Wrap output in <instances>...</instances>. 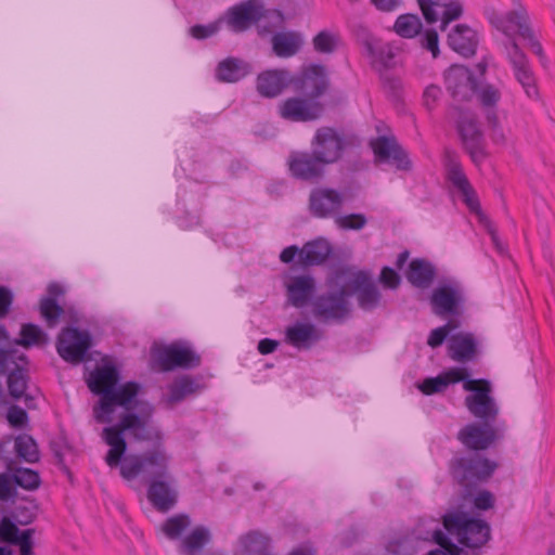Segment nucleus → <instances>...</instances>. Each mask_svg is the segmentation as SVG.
Here are the masks:
<instances>
[{"mask_svg":"<svg viewBox=\"0 0 555 555\" xmlns=\"http://www.w3.org/2000/svg\"><path fill=\"white\" fill-rule=\"evenodd\" d=\"M115 366H98L88 378L90 390L100 396L93 406V417L104 427L101 438L109 447L104 460L111 467H119L126 480L142 477L150 481L147 498L160 512L171 509L177 503L175 477L169 473L171 455L163 444L160 430L150 425L153 408L138 403L140 386L129 382L118 386Z\"/></svg>","mask_w":555,"mask_h":555,"instance_id":"nucleus-1","label":"nucleus"},{"mask_svg":"<svg viewBox=\"0 0 555 555\" xmlns=\"http://www.w3.org/2000/svg\"><path fill=\"white\" fill-rule=\"evenodd\" d=\"M423 547L435 542L443 547L450 539L468 547L485 545L490 539V527L481 519L470 517L463 512H449L443 516L442 525L438 519L424 518L412 532Z\"/></svg>","mask_w":555,"mask_h":555,"instance_id":"nucleus-2","label":"nucleus"},{"mask_svg":"<svg viewBox=\"0 0 555 555\" xmlns=\"http://www.w3.org/2000/svg\"><path fill=\"white\" fill-rule=\"evenodd\" d=\"M27 360L24 353L11 348L10 336L0 325V374H7L9 396L15 400L24 399L28 408L33 406L34 396L27 392Z\"/></svg>","mask_w":555,"mask_h":555,"instance_id":"nucleus-3","label":"nucleus"},{"mask_svg":"<svg viewBox=\"0 0 555 555\" xmlns=\"http://www.w3.org/2000/svg\"><path fill=\"white\" fill-rule=\"evenodd\" d=\"M446 86L451 96L457 101L469 100L476 94L483 107H491L500 100L498 89L479 82L470 70L462 65H453L448 69Z\"/></svg>","mask_w":555,"mask_h":555,"instance_id":"nucleus-4","label":"nucleus"},{"mask_svg":"<svg viewBox=\"0 0 555 555\" xmlns=\"http://www.w3.org/2000/svg\"><path fill=\"white\" fill-rule=\"evenodd\" d=\"M466 289L455 279L439 281L429 296L431 312L442 319L463 315L466 309Z\"/></svg>","mask_w":555,"mask_h":555,"instance_id":"nucleus-5","label":"nucleus"},{"mask_svg":"<svg viewBox=\"0 0 555 555\" xmlns=\"http://www.w3.org/2000/svg\"><path fill=\"white\" fill-rule=\"evenodd\" d=\"M314 318L322 322L341 323L352 311L349 293L343 282L336 276L335 287L315 296L311 301Z\"/></svg>","mask_w":555,"mask_h":555,"instance_id":"nucleus-6","label":"nucleus"},{"mask_svg":"<svg viewBox=\"0 0 555 555\" xmlns=\"http://www.w3.org/2000/svg\"><path fill=\"white\" fill-rule=\"evenodd\" d=\"M487 16L490 23L506 36V41L515 40L514 34L517 33L527 41L533 53L539 56L543 55L542 47L531 29L527 12L521 5L506 14H499L493 9L487 10Z\"/></svg>","mask_w":555,"mask_h":555,"instance_id":"nucleus-7","label":"nucleus"},{"mask_svg":"<svg viewBox=\"0 0 555 555\" xmlns=\"http://www.w3.org/2000/svg\"><path fill=\"white\" fill-rule=\"evenodd\" d=\"M446 169L448 180L456 190L462 201L465 203L467 208L472 212L476 214L479 217L480 221L485 223L491 235V240L494 246L498 248V250L503 251V248L501 246V243L499 242L495 231L491 228L486 216L480 210L479 201L475 190L473 189L467 177L465 176L460 163L457 162L455 156L452 155L450 152H447L446 154Z\"/></svg>","mask_w":555,"mask_h":555,"instance_id":"nucleus-8","label":"nucleus"},{"mask_svg":"<svg viewBox=\"0 0 555 555\" xmlns=\"http://www.w3.org/2000/svg\"><path fill=\"white\" fill-rule=\"evenodd\" d=\"M349 297L354 295L358 306L364 311H373L382 304V294L372 275L366 271H346L338 274Z\"/></svg>","mask_w":555,"mask_h":555,"instance_id":"nucleus-9","label":"nucleus"},{"mask_svg":"<svg viewBox=\"0 0 555 555\" xmlns=\"http://www.w3.org/2000/svg\"><path fill=\"white\" fill-rule=\"evenodd\" d=\"M464 390L469 395L465 398L467 410L477 418L485 422L494 421L499 414V408L491 396V384L486 379H472L468 375L462 382Z\"/></svg>","mask_w":555,"mask_h":555,"instance_id":"nucleus-10","label":"nucleus"},{"mask_svg":"<svg viewBox=\"0 0 555 555\" xmlns=\"http://www.w3.org/2000/svg\"><path fill=\"white\" fill-rule=\"evenodd\" d=\"M452 118L455 120L457 132L465 150L474 163L479 164L486 157L483 147V133L479 127L475 114L468 109L453 107Z\"/></svg>","mask_w":555,"mask_h":555,"instance_id":"nucleus-11","label":"nucleus"},{"mask_svg":"<svg viewBox=\"0 0 555 555\" xmlns=\"http://www.w3.org/2000/svg\"><path fill=\"white\" fill-rule=\"evenodd\" d=\"M496 464L479 454L456 459L452 464L454 479L466 489L479 481L488 479Z\"/></svg>","mask_w":555,"mask_h":555,"instance_id":"nucleus-12","label":"nucleus"},{"mask_svg":"<svg viewBox=\"0 0 555 555\" xmlns=\"http://www.w3.org/2000/svg\"><path fill=\"white\" fill-rule=\"evenodd\" d=\"M154 359L163 371L176 367L192 369L199 365V356L186 341H176L154 350Z\"/></svg>","mask_w":555,"mask_h":555,"instance_id":"nucleus-13","label":"nucleus"},{"mask_svg":"<svg viewBox=\"0 0 555 555\" xmlns=\"http://www.w3.org/2000/svg\"><path fill=\"white\" fill-rule=\"evenodd\" d=\"M91 347V336L87 331L75 327L64 328L59 335L56 350L67 362L77 364L85 360Z\"/></svg>","mask_w":555,"mask_h":555,"instance_id":"nucleus-14","label":"nucleus"},{"mask_svg":"<svg viewBox=\"0 0 555 555\" xmlns=\"http://www.w3.org/2000/svg\"><path fill=\"white\" fill-rule=\"evenodd\" d=\"M263 13L264 8L260 0H247L229 8L220 17V22L230 30L242 33L257 23Z\"/></svg>","mask_w":555,"mask_h":555,"instance_id":"nucleus-15","label":"nucleus"},{"mask_svg":"<svg viewBox=\"0 0 555 555\" xmlns=\"http://www.w3.org/2000/svg\"><path fill=\"white\" fill-rule=\"evenodd\" d=\"M504 53L513 68L516 80L521 85L526 94L534 99L538 96V89L533 73L529 66L528 59L515 40L503 43Z\"/></svg>","mask_w":555,"mask_h":555,"instance_id":"nucleus-16","label":"nucleus"},{"mask_svg":"<svg viewBox=\"0 0 555 555\" xmlns=\"http://www.w3.org/2000/svg\"><path fill=\"white\" fill-rule=\"evenodd\" d=\"M345 203L343 193L330 188H315L310 192L309 210L317 218L327 219L339 215Z\"/></svg>","mask_w":555,"mask_h":555,"instance_id":"nucleus-17","label":"nucleus"},{"mask_svg":"<svg viewBox=\"0 0 555 555\" xmlns=\"http://www.w3.org/2000/svg\"><path fill=\"white\" fill-rule=\"evenodd\" d=\"M283 283L287 301L295 308H304L314 298L317 283L310 274L286 275Z\"/></svg>","mask_w":555,"mask_h":555,"instance_id":"nucleus-18","label":"nucleus"},{"mask_svg":"<svg viewBox=\"0 0 555 555\" xmlns=\"http://www.w3.org/2000/svg\"><path fill=\"white\" fill-rule=\"evenodd\" d=\"M321 337L319 328L308 321H295L284 330V343L298 351L310 350Z\"/></svg>","mask_w":555,"mask_h":555,"instance_id":"nucleus-19","label":"nucleus"},{"mask_svg":"<svg viewBox=\"0 0 555 555\" xmlns=\"http://www.w3.org/2000/svg\"><path fill=\"white\" fill-rule=\"evenodd\" d=\"M280 115L293 121H309L318 119L323 112L320 102L309 99L291 98L280 105Z\"/></svg>","mask_w":555,"mask_h":555,"instance_id":"nucleus-20","label":"nucleus"},{"mask_svg":"<svg viewBox=\"0 0 555 555\" xmlns=\"http://www.w3.org/2000/svg\"><path fill=\"white\" fill-rule=\"evenodd\" d=\"M294 85L296 90L309 98V100L321 96L328 86L325 67L321 65L308 66L294 81Z\"/></svg>","mask_w":555,"mask_h":555,"instance_id":"nucleus-21","label":"nucleus"},{"mask_svg":"<svg viewBox=\"0 0 555 555\" xmlns=\"http://www.w3.org/2000/svg\"><path fill=\"white\" fill-rule=\"evenodd\" d=\"M312 151L324 165L332 164L341 155L343 140L333 129L322 128L314 137Z\"/></svg>","mask_w":555,"mask_h":555,"instance_id":"nucleus-22","label":"nucleus"},{"mask_svg":"<svg viewBox=\"0 0 555 555\" xmlns=\"http://www.w3.org/2000/svg\"><path fill=\"white\" fill-rule=\"evenodd\" d=\"M421 9L428 23L441 20V30H446L448 24L463 13L462 4L456 0H428Z\"/></svg>","mask_w":555,"mask_h":555,"instance_id":"nucleus-23","label":"nucleus"},{"mask_svg":"<svg viewBox=\"0 0 555 555\" xmlns=\"http://www.w3.org/2000/svg\"><path fill=\"white\" fill-rule=\"evenodd\" d=\"M376 160L379 163H389L399 170H409L411 163L393 138L379 137L371 142Z\"/></svg>","mask_w":555,"mask_h":555,"instance_id":"nucleus-24","label":"nucleus"},{"mask_svg":"<svg viewBox=\"0 0 555 555\" xmlns=\"http://www.w3.org/2000/svg\"><path fill=\"white\" fill-rule=\"evenodd\" d=\"M288 164L292 175L301 180H315L321 178L325 166L321 160L315 158L313 153L293 154Z\"/></svg>","mask_w":555,"mask_h":555,"instance_id":"nucleus-25","label":"nucleus"},{"mask_svg":"<svg viewBox=\"0 0 555 555\" xmlns=\"http://www.w3.org/2000/svg\"><path fill=\"white\" fill-rule=\"evenodd\" d=\"M459 440L467 448L473 450H485L494 440V430L489 425L469 424L459 431Z\"/></svg>","mask_w":555,"mask_h":555,"instance_id":"nucleus-26","label":"nucleus"},{"mask_svg":"<svg viewBox=\"0 0 555 555\" xmlns=\"http://www.w3.org/2000/svg\"><path fill=\"white\" fill-rule=\"evenodd\" d=\"M33 529L21 531L8 517L0 519V541L18 545L21 555L33 554Z\"/></svg>","mask_w":555,"mask_h":555,"instance_id":"nucleus-27","label":"nucleus"},{"mask_svg":"<svg viewBox=\"0 0 555 555\" xmlns=\"http://www.w3.org/2000/svg\"><path fill=\"white\" fill-rule=\"evenodd\" d=\"M477 350V343L473 334L459 332L452 334L448 340V352L452 360L456 362L470 361Z\"/></svg>","mask_w":555,"mask_h":555,"instance_id":"nucleus-28","label":"nucleus"},{"mask_svg":"<svg viewBox=\"0 0 555 555\" xmlns=\"http://www.w3.org/2000/svg\"><path fill=\"white\" fill-rule=\"evenodd\" d=\"M448 43L463 56H472L478 44L477 33L464 24L456 25L448 36Z\"/></svg>","mask_w":555,"mask_h":555,"instance_id":"nucleus-29","label":"nucleus"},{"mask_svg":"<svg viewBox=\"0 0 555 555\" xmlns=\"http://www.w3.org/2000/svg\"><path fill=\"white\" fill-rule=\"evenodd\" d=\"M291 81L288 72L283 69L267 70L258 76L257 90L266 98L278 96Z\"/></svg>","mask_w":555,"mask_h":555,"instance_id":"nucleus-30","label":"nucleus"},{"mask_svg":"<svg viewBox=\"0 0 555 555\" xmlns=\"http://www.w3.org/2000/svg\"><path fill=\"white\" fill-rule=\"evenodd\" d=\"M467 376V370L464 367H452L439 374L436 377L426 378L420 386V390L425 395L442 392L451 384L463 382Z\"/></svg>","mask_w":555,"mask_h":555,"instance_id":"nucleus-31","label":"nucleus"},{"mask_svg":"<svg viewBox=\"0 0 555 555\" xmlns=\"http://www.w3.org/2000/svg\"><path fill=\"white\" fill-rule=\"evenodd\" d=\"M386 555H420L424 550L413 533L396 534L385 543Z\"/></svg>","mask_w":555,"mask_h":555,"instance_id":"nucleus-32","label":"nucleus"},{"mask_svg":"<svg viewBox=\"0 0 555 555\" xmlns=\"http://www.w3.org/2000/svg\"><path fill=\"white\" fill-rule=\"evenodd\" d=\"M272 48L280 57H291L298 53L304 44V38L296 31H281L273 35Z\"/></svg>","mask_w":555,"mask_h":555,"instance_id":"nucleus-33","label":"nucleus"},{"mask_svg":"<svg viewBox=\"0 0 555 555\" xmlns=\"http://www.w3.org/2000/svg\"><path fill=\"white\" fill-rule=\"evenodd\" d=\"M64 293V289L57 283H51L48 286V296L40 300V313L50 327L56 325L59 318L63 313V308L59 306L55 298Z\"/></svg>","mask_w":555,"mask_h":555,"instance_id":"nucleus-34","label":"nucleus"},{"mask_svg":"<svg viewBox=\"0 0 555 555\" xmlns=\"http://www.w3.org/2000/svg\"><path fill=\"white\" fill-rule=\"evenodd\" d=\"M332 251V247L327 240L319 237L308 242L300 249V261L305 266H315L324 262Z\"/></svg>","mask_w":555,"mask_h":555,"instance_id":"nucleus-35","label":"nucleus"},{"mask_svg":"<svg viewBox=\"0 0 555 555\" xmlns=\"http://www.w3.org/2000/svg\"><path fill=\"white\" fill-rule=\"evenodd\" d=\"M363 46L374 64H378L383 67H389L391 65L395 52L389 43L383 42L372 35H367L363 41Z\"/></svg>","mask_w":555,"mask_h":555,"instance_id":"nucleus-36","label":"nucleus"},{"mask_svg":"<svg viewBox=\"0 0 555 555\" xmlns=\"http://www.w3.org/2000/svg\"><path fill=\"white\" fill-rule=\"evenodd\" d=\"M250 73L249 65L235 57H228L219 63L216 77L223 82H236Z\"/></svg>","mask_w":555,"mask_h":555,"instance_id":"nucleus-37","label":"nucleus"},{"mask_svg":"<svg viewBox=\"0 0 555 555\" xmlns=\"http://www.w3.org/2000/svg\"><path fill=\"white\" fill-rule=\"evenodd\" d=\"M435 278V268L423 259H414L409 264L408 281L418 288L428 287Z\"/></svg>","mask_w":555,"mask_h":555,"instance_id":"nucleus-38","label":"nucleus"},{"mask_svg":"<svg viewBox=\"0 0 555 555\" xmlns=\"http://www.w3.org/2000/svg\"><path fill=\"white\" fill-rule=\"evenodd\" d=\"M198 390L199 384L194 378L183 375L175 379L169 386L166 402L172 406L184 400L188 396L196 393Z\"/></svg>","mask_w":555,"mask_h":555,"instance_id":"nucleus-39","label":"nucleus"},{"mask_svg":"<svg viewBox=\"0 0 555 555\" xmlns=\"http://www.w3.org/2000/svg\"><path fill=\"white\" fill-rule=\"evenodd\" d=\"M210 531L203 526L194 528L182 541L185 555H198L210 541Z\"/></svg>","mask_w":555,"mask_h":555,"instance_id":"nucleus-40","label":"nucleus"},{"mask_svg":"<svg viewBox=\"0 0 555 555\" xmlns=\"http://www.w3.org/2000/svg\"><path fill=\"white\" fill-rule=\"evenodd\" d=\"M10 341L12 349H16L17 346L29 348L44 344L47 341V335L38 325L28 323L22 325L21 337L14 340L10 338Z\"/></svg>","mask_w":555,"mask_h":555,"instance_id":"nucleus-41","label":"nucleus"},{"mask_svg":"<svg viewBox=\"0 0 555 555\" xmlns=\"http://www.w3.org/2000/svg\"><path fill=\"white\" fill-rule=\"evenodd\" d=\"M16 455L27 463H35L39 460V450L35 439L26 434L14 439Z\"/></svg>","mask_w":555,"mask_h":555,"instance_id":"nucleus-42","label":"nucleus"},{"mask_svg":"<svg viewBox=\"0 0 555 555\" xmlns=\"http://www.w3.org/2000/svg\"><path fill=\"white\" fill-rule=\"evenodd\" d=\"M423 28L421 18L415 14H402L397 17L395 31L402 38H414Z\"/></svg>","mask_w":555,"mask_h":555,"instance_id":"nucleus-43","label":"nucleus"},{"mask_svg":"<svg viewBox=\"0 0 555 555\" xmlns=\"http://www.w3.org/2000/svg\"><path fill=\"white\" fill-rule=\"evenodd\" d=\"M13 476L15 485L25 490H35L40 485L38 473L30 468H16L13 473Z\"/></svg>","mask_w":555,"mask_h":555,"instance_id":"nucleus-44","label":"nucleus"},{"mask_svg":"<svg viewBox=\"0 0 555 555\" xmlns=\"http://www.w3.org/2000/svg\"><path fill=\"white\" fill-rule=\"evenodd\" d=\"M337 228L341 230L360 231L367 224V218L363 214L338 215L334 220Z\"/></svg>","mask_w":555,"mask_h":555,"instance_id":"nucleus-45","label":"nucleus"},{"mask_svg":"<svg viewBox=\"0 0 555 555\" xmlns=\"http://www.w3.org/2000/svg\"><path fill=\"white\" fill-rule=\"evenodd\" d=\"M189 526L190 518L185 515H178L169 518L163 525V531L168 538L177 539Z\"/></svg>","mask_w":555,"mask_h":555,"instance_id":"nucleus-46","label":"nucleus"},{"mask_svg":"<svg viewBox=\"0 0 555 555\" xmlns=\"http://www.w3.org/2000/svg\"><path fill=\"white\" fill-rule=\"evenodd\" d=\"M459 326L457 323L453 321H449L446 324L434 328L428 336L427 344L431 348L440 347L447 337L452 335L451 333L456 330Z\"/></svg>","mask_w":555,"mask_h":555,"instance_id":"nucleus-47","label":"nucleus"},{"mask_svg":"<svg viewBox=\"0 0 555 555\" xmlns=\"http://www.w3.org/2000/svg\"><path fill=\"white\" fill-rule=\"evenodd\" d=\"M337 38L328 31H321L313 38V46L318 52L332 53L335 51Z\"/></svg>","mask_w":555,"mask_h":555,"instance_id":"nucleus-48","label":"nucleus"},{"mask_svg":"<svg viewBox=\"0 0 555 555\" xmlns=\"http://www.w3.org/2000/svg\"><path fill=\"white\" fill-rule=\"evenodd\" d=\"M14 476L2 473L0 474V500L1 501H10L14 499L16 490H15Z\"/></svg>","mask_w":555,"mask_h":555,"instance_id":"nucleus-49","label":"nucleus"},{"mask_svg":"<svg viewBox=\"0 0 555 555\" xmlns=\"http://www.w3.org/2000/svg\"><path fill=\"white\" fill-rule=\"evenodd\" d=\"M220 20L208 25H195L190 28V34L196 39H206L218 33Z\"/></svg>","mask_w":555,"mask_h":555,"instance_id":"nucleus-50","label":"nucleus"},{"mask_svg":"<svg viewBox=\"0 0 555 555\" xmlns=\"http://www.w3.org/2000/svg\"><path fill=\"white\" fill-rule=\"evenodd\" d=\"M486 118L489 124V126L492 129V139L496 143H501L504 141V133L503 130L499 127L498 116L493 109V106L486 107Z\"/></svg>","mask_w":555,"mask_h":555,"instance_id":"nucleus-51","label":"nucleus"},{"mask_svg":"<svg viewBox=\"0 0 555 555\" xmlns=\"http://www.w3.org/2000/svg\"><path fill=\"white\" fill-rule=\"evenodd\" d=\"M7 418L13 427H24L28 421L27 413L20 406L13 405L9 409Z\"/></svg>","mask_w":555,"mask_h":555,"instance_id":"nucleus-52","label":"nucleus"},{"mask_svg":"<svg viewBox=\"0 0 555 555\" xmlns=\"http://www.w3.org/2000/svg\"><path fill=\"white\" fill-rule=\"evenodd\" d=\"M423 46L431 52L434 57L439 54V39L436 30H427L423 38Z\"/></svg>","mask_w":555,"mask_h":555,"instance_id":"nucleus-53","label":"nucleus"},{"mask_svg":"<svg viewBox=\"0 0 555 555\" xmlns=\"http://www.w3.org/2000/svg\"><path fill=\"white\" fill-rule=\"evenodd\" d=\"M379 280L385 286L389 288H396L400 283V278L398 273L393 269L388 267H385L382 270Z\"/></svg>","mask_w":555,"mask_h":555,"instance_id":"nucleus-54","label":"nucleus"},{"mask_svg":"<svg viewBox=\"0 0 555 555\" xmlns=\"http://www.w3.org/2000/svg\"><path fill=\"white\" fill-rule=\"evenodd\" d=\"M12 292L5 286H0V318H3L8 314L12 305Z\"/></svg>","mask_w":555,"mask_h":555,"instance_id":"nucleus-55","label":"nucleus"},{"mask_svg":"<svg viewBox=\"0 0 555 555\" xmlns=\"http://www.w3.org/2000/svg\"><path fill=\"white\" fill-rule=\"evenodd\" d=\"M441 95V90L438 86L430 85L424 91V103L427 108H431Z\"/></svg>","mask_w":555,"mask_h":555,"instance_id":"nucleus-56","label":"nucleus"},{"mask_svg":"<svg viewBox=\"0 0 555 555\" xmlns=\"http://www.w3.org/2000/svg\"><path fill=\"white\" fill-rule=\"evenodd\" d=\"M474 505L478 509H488L493 505V496L489 491H480L474 499Z\"/></svg>","mask_w":555,"mask_h":555,"instance_id":"nucleus-57","label":"nucleus"},{"mask_svg":"<svg viewBox=\"0 0 555 555\" xmlns=\"http://www.w3.org/2000/svg\"><path fill=\"white\" fill-rule=\"evenodd\" d=\"M453 540L454 539H450L449 544L443 546V548L449 551L450 555H479V553L476 550L480 548L481 546H478V547L466 546L468 550H464V548L459 547L456 544H454Z\"/></svg>","mask_w":555,"mask_h":555,"instance_id":"nucleus-58","label":"nucleus"},{"mask_svg":"<svg viewBox=\"0 0 555 555\" xmlns=\"http://www.w3.org/2000/svg\"><path fill=\"white\" fill-rule=\"evenodd\" d=\"M371 2L382 12H392L401 4V0H371Z\"/></svg>","mask_w":555,"mask_h":555,"instance_id":"nucleus-59","label":"nucleus"},{"mask_svg":"<svg viewBox=\"0 0 555 555\" xmlns=\"http://www.w3.org/2000/svg\"><path fill=\"white\" fill-rule=\"evenodd\" d=\"M279 345L280 343L278 340L263 338L258 343V351L261 354H269L274 352L278 349Z\"/></svg>","mask_w":555,"mask_h":555,"instance_id":"nucleus-60","label":"nucleus"},{"mask_svg":"<svg viewBox=\"0 0 555 555\" xmlns=\"http://www.w3.org/2000/svg\"><path fill=\"white\" fill-rule=\"evenodd\" d=\"M299 253H300V250L298 249L297 246H295V245L288 246L282 250V253L280 255V259L282 262L289 263L294 260L296 255Z\"/></svg>","mask_w":555,"mask_h":555,"instance_id":"nucleus-61","label":"nucleus"},{"mask_svg":"<svg viewBox=\"0 0 555 555\" xmlns=\"http://www.w3.org/2000/svg\"><path fill=\"white\" fill-rule=\"evenodd\" d=\"M288 555H315V550L310 543H304L295 547Z\"/></svg>","mask_w":555,"mask_h":555,"instance_id":"nucleus-62","label":"nucleus"},{"mask_svg":"<svg viewBox=\"0 0 555 555\" xmlns=\"http://www.w3.org/2000/svg\"><path fill=\"white\" fill-rule=\"evenodd\" d=\"M425 555H450V553L449 551L440 546L439 548L429 551Z\"/></svg>","mask_w":555,"mask_h":555,"instance_id":"nucleus-63","label":"nucleus"},{"mask_svg":"<svg viewBox=\"0 0 555 555\" xmlns=\"http://www.w3.org/2000/svg\"><path fill=\"white\" fill-rule=\"evenodd\" d=\"M0 555H12V552L5 547L0 546Z\"/></svg>","mask_w":555,"mask_h":555,"instance_id":"nucleus-64","label":"nucleus"}]
</instances>
